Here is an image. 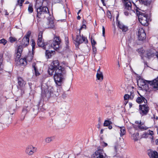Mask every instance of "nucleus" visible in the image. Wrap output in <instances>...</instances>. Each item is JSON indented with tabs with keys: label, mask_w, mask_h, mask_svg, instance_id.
I'll use <instances>...</instances> for the list:
<instances>
[{
	"label": "nucleus",
	"mask_w": 158,
	"mask_h": 158,
	"mask_svg": "<svg viewBox=\"0 0 158 158\" xmlns=\"http://www.w3.org/2000/svg\"><path fill=\"white\" fill-rule=\"evenodd\" d=\"M61 68V67H60ZM66 71L64 69L61 70V69H57L55 71L54 75V79L57 85L60 86L63 83L64 79V75L66 74Z\"/></svg>",
	"instance_id": "1"
},
{
	"label": "nucleus",
	"mask_w": 158,
	"mask_h": 158,
	"mask_svg": "<svg viewBox=\"0 0 158 158\" xmlns=\"http://www.w3.org/2000/svg\"><path fill=\"white\" fill-rule=\"evenodd\" d=\"M140 55L143 54L144 57H146L148 59H150L155 56L158 57V53L155 50L152 49L144 51L142 49H139L137 50Z\"/></svg>",
	"instance_id": "2"
},
{
	"label": "nucleus",
	"mask_w": 158,
	"mask_h": 158,
	"mask_svg": "<svg viewBox=\"0 0 158 158\" xmlns=\"http://www.w3.org/2000/svg\"><path fill=\"white\" fill-rule=\"evenodd\" d=\"M22 52V48L21 46H18L16 53L15 55V62L17 65H25L27 64L26 60L25 58L20 59L21 54Z\"/></svg>",
	"instance_id": "3"
},
{
	"label": "nucleus",
	"mask_w": 158,
	"mask_h": 158,
	"mask_svg": "<svg viewBox=\"0 0 158 158\" xmlns=\"http://www.w3.org/2000/svg\"><path fill=\"white\" fill-rule=\"evenodd\" d=\"M37 12L36 17L38 18L37 20H39L40 18H44L48 16L49 12L48 8L46 6H42L35 8Z\"/></svg>",
	"instance_id": "4"
},
{
	"label": "nucleus",
	"mask_w": 158,
	"mask_h": 158,
	"mask_svg": "<svg viewBox=\"0 0 158 158\" xmlns=\"http://www.w3.org/2000/svg\"><path fill=\"white\" fill-rule=\"evenodd\" d=\"M136 13L138 15L139 20L141 24L144 26H148V15L138 11L136 10Z\"/></svg>",
	"instance_id": "5"
},
{
	"label": "nucleus",
	"mask_w": 158,
	"mask_h": 158,
	"mask_svg": "<svg viewBox=\"0 0 158 158\" xmlns=\"http://www.w3.org/2000/svg\"><path fill=\"white\" fill-rule=\"evenodd\" d=\"M60 41L59 37L56 36L54 37L53 40H51L47 42L48 47L53 48L55 50H56L59 47V45Z\"/></svg>",
	"instance_id": "6"
},
{
	"label": "nucleus",
	"mask_w": 158,
	"mask_h": 158,
	"mask_svg": "<svg viewBox=\"0 0 158 158\" xmlns=\"http://www.w3.org/2000/svg\"><path fill=\"white\" fill-rule=\"evenodd\" d=\"M53 89L52 87L48 86L45 90H42V96L43 98L47 99L49 98L53 93Z\"/></svg>",
	"instance_id": "7"
},
{
	"label": "nucleus",
	"mask_w": 158,
	"mask_h": 158,
	"mask_svg": "<svg viewBox=\"0 0 158 158\" xmlns=\"http://www.w3.org/2000/svg\"><path fill=\"white\" fill-rule=\"evenodd\" d=\"M149 110V108L147 104L140 105L139 112L141 116L146 115Z\"/></svg>",
	"instance_id": "8"
},
{
	"label": "nucleus",
	"mask_w": 158,
	"mask_h": 158,
	"mask_svg": "<svg viewBox=\"0 0 158 158\" xmlns=\"http://www.w3.org/2000/svg\"><path fill=\"white\" fill-rule=\"evenodd\" d=\"M153 90H158V77L152 81H147Z\"/></svg>",
	"instance_id": "9"
},
{
	"label": "nucleus",
	"mask_w": 158,
	"mask_h": 158,
	"mask_svg": "<svg viewBox=\"0 0 158 158\" xmlns=\"http://www.w3.org/2000/svg\"><path fill=\"white\" fill-rule=\"evenodd\" d=\"M42 33H40L37 41V44L39 47H42L44 49H45L46 46L48 45L47 42L45 43L43 42L42 39Z\"/></svg>",
	"instance_id": "10"
},
{
	"label": "nucleus",
	"mask_w": 158,
	"mask_h": 158,
	"mask_svg": "<svg viewBox=\"0 0 158 158\" xmlns=\"http://www.w3.org/2000/svg\"><path fill=\"white\" fill-rule=\"evenodd\" d=\"M81 31H79V35H77L76 38V42L79 44L82 43L84 42L85 44L88 43V41L86 38L82 36H81L80 35Z\"/></svg>",
	"instance_id": "11"
},
{
	"label": "nucleus",
	"mask_w": 158,
	"mask_h": 158,
	"mask_svg": "<svg viewBox=\"0 0 158 158\" xmlns=\"http://www.w3.org/2000/svg\"><path fill=\"white\" fill-rule=\"evenodd\" d=\"M138 35V39L140 40H143L146 39V35L143 29L139 28V29Z\"/></svg>",
	"instance_id": "12"
},
{
	"label": "nucleus",
	"mask_w": 158,
	"mask_h": 158,
	"mask_svg": "<svg viewBox=\"0 0 158 158\" xmlns=\"http://www.w3.org/2000/svg\"><path fill=\"white\" fill-rule=\"evenodd\" d=\"M123 3L124 4V9L130 11L131 10L132 4L130 0H122Z\"/></svg>",
	"instance_id": "13"
},
{
	"label": "nucleus",
	"mask_w": 158,
	"mask_h": 158,
	"mask_svg": "<svg viewBox=\"0 0 158 158\" xmlns=\"http://www.w3.org/2000/svg\"><path fill=\"white\" fill-rule=\"evenodd\" d=\"M44 26L46 28H53L54 27L53 19L51 18H48L47 23H45Z\"/></svg>",
	"instance_id": "14"
},
{
	"label": "nucleus",
	"mask_w": 158,
	"mask_h": 158,
	"mask_svg": "<svg viewBox=\"0 0 158 158\" xmlns=\"http://www.w3.org/2000/svg\"><path fill=\"white\" fill-rule=\"evenodd\" d=\"M59 62L57 60H54L53 61L51 65L50 66H53V68L55 70V71L57 69H60V67H61V70H62L63 69H64L63 67H62L61 66H59Z\"/></svg>",
	"instance_id": "15"
},
{
	"label": "nucleus",
	"mask_w": 158,
	"mask_h": 158,
	"mask_svg": "<svg viewBox=\"0 0 158 158\" xmlns=\"http://www.w3.org/2000/svg\"><path fill=\"white\" fill-rule=\"evenodd\" d=\"M26 82L23 80V78L21 77H18V85H17L18 88H23Z\"/></svg>",
	"instance_id": "16"
},
{
	"label": "nucleus",
	"mask_w": 158,
	"mask_h": 158,
	"mask_svg": "<svg viewBox=\"0 0 158 158\" xmlns=\"http://www.w3.org/2000/svg\"><path fill=\"white\" fill-rule=\"evenodd\" d=\"M93 158H103L104 156L101 150H98L95 152L92 156Z\"/></svg>",
	"instance_id": "17"
},
{
	"label": "nucleus",
	"mask_w": 158,
	"mask_h": 158,
	"mask_svg": "<svg viewBox=\"0 0 158 158\" xmlns=\"http://www.w3.org/2000/svg\"><path fill=\"white\" fill-rule=\"evenodd\" d=\"M29 39L24 37L21 42V45L19 46H21L22 48V51L23 48L27 46L29 43Z\"/></svg>",
	"instance_id": "18"
},
{
	"label": "nucleus",
	"mask_w": 158,
	"mask_h": 158,
	"mask_svg": "<svg viewBox=\"0 0 158 158\" xmlns=\"http://www.w3.org/2000/svg\"><path fill=\"white\" fill-rule=\"evenodd\" d=\"M139 94L140 97H138L136 99V102L139 104L143 102H144L145 104L147 103V101L146 99L139 93Z\"/></svg>",
	"instance_id": "19"
},
{
	"label": "nucleus",
	"mask_w": 158,
	"mask_h": 158,
	"mask_svg": "<svg viewBox=\"0 0 158 158\" xmlns=\"http://www.w3.org/2000/svg\"><path fill=\"white\" fill-rule=\"evenodd\" d=\"M148 81L146 80L143 79H139L137 81V85L139 88H141L143 85H144L146 83H148L147 81Z\"/></svg>",
	"instance_id": "20"
},
{
	"label": "nucleus",
	"mask_w": 158,
	"mask_h": 158,
	"mask_svg": "<svg viewBox=\"0 0 158 158\" xmlns=\"http://www.w3.org/2000/svg\"><path fill=\"white\" fill-rule=\"evenodd\" d=\"M34 148L31 145L28 146L26 150V153L29 155H32L33 153Z\"/></svg>",
	"instance_id": "21"
},
{
	"label": "nucleus",
	"mask_w": 158,
	"mask_h": 158,
	"mask_svg": "<svg viewBox=\"0 0 158 158\" xmlns=\"http://www.w3.org/2000/svg\"><path fill=\"white\" fill-rule=\"evenodd\" d=\"M118 26L123 31L126 32L128 30V27L123 25L122 23L118 22Z\"/></svg>",
	"instance_id": "22"
},
{
	"label": "nucleus",
	"mask_w": 158,
	"mask_h": 158,
	"mask_svg": "<svg viewBox=\"0 0 158 158\" xmlns=\"http://www.w3.org/2000/svg\"><path fill=\"white\" fill-rule=\"evenodd\" d=\"M148 155L150 158H158V153L156 151L150 152Z\"/></svg>",
	"instance_id": "23"
},
{
	"label": "nucleus",
	"mask_w": 158,
	"mask_h": 158,
	"mask_svg": "<svg viewBox=\"0 0 158 158\" xmlns=\"http://www.w3.org/2000/svg\"><path fill=\"white\" fill-rule=\"evenodd\" d=\"M55 52L54 51H49L48 50H46L45 52V55L47 58H50L54 54V53Z\"/></svg>",
	"instance_id": "24"
},
{
	"label": "nucleus",
	"mask_w": 158,
	"mask_h": 158,
	"mask_svg": "<svg viewBox=\"0 0 158 158\" xmlns=\"http://www.w3.org/2000/svg\"><path fill=\"white\" fill-rule=\"evenodd\" d=\"M132 126L134 128L137 130L139 129L141 130H146L147 128L146 127H144L142 126L141 123L138 126H136L135 124H133Z\"/></svg>",
	"instance_id": "25"
},
{
	"label": "nucleus",
	"mask_w": 158,
	"mask_h": 158,
	"mask_svg": "<svg viewBox=\"0 0 158 158\" xmlns=\"http://www.w3.org/2000/svg\"><path fill=\"white\" fill-rule=\"evenodd\" d=\"M139 2L145 6L149 5L151 2V0H139Z\"/></svg>",
	"instance_id": "26"
},
{
	"label": "nucleus",
	"mask_w": 158,
	"mask_h": 158,
	"mask_svg": "<svg viewBox=\"0 0 158 158\" xmlns=\"http://www.w3.org/2000/svg\"><path fill=\"white\" fill-rule=\"evenodd\" d=\"M96 77L98 80L102 81L103 79V77L102 72H98L96 74Z\"/></svg>",
	"instance_id": "27"
},
{
	"label": "nucleus",
	"mask_w": 158,
	"mask_h": 158,
	"mask_svg": "<svg viewBox=\"0 0 158 158\" xmlns=\"http://www.w3.org/2000/svg\"><path fill=\"white\" fill-rule=\"evenodd\" d=\"M32 67L34 69L35 72V75L36 76H38L40 75V73L38 71L37 69V67L35 63H33L32 64Z\"/></svg>",
	"instance_id": "28"
},
{
	"label": "nucleus",
	"mask_w": 158,
	"mask_h": 158,
	"mask_svg": "<svg viewBox=\"0 0 158 158\" xmlns=\"http://www.w3.org/2000/svg\"><path fill=\"white\" fill-rule=\"evenodd\" d=\"M44 0H36L35 5V8L42 6Z\"/></svg>",
	"instance_id": "29"
},
{
	"label": "nucleus",
	"mask_w": 158,
	"mask_h": 158,
	"mask_svg": "<svg viewBox=\"0 0 158 158\" xmlns=\"http://www.w3.org/2000/svg\"><path fill=\"white\" fill-rule=\"evenodd\" d=\"M33 51H32V52L31 53H29V54L27 56L26 58H25L26 60H27L29 61H31L33 59Z\"/></svg>",
	"instance_id": "30"
},
{
	"label": "nucleus",
	"mask_w": 158,
	"mask_h": 158,
	"mask_svg": "<svg viewBox=\"0 0 158 158\" xmlns=\"http://www.w3.org/2000/svg\"><path fill=\"white\" fill-rule=\"evenodd\" d=\"M31 107L30 106H25L23 108L22 113L24 115H25L30 110Z\"/></svg>",
	"instance_id": "31"
},
{
	"label": "nucleus",
	"mask_w": 158,
	"mask_h": 158,
	"mask_svg": "<svg viewBox=\"0 0 158 158\" xmlns=\"http://www.w3.org/2000/svg\"><path fill=\"white\" fill-rule=\"evenodd\" d=\"M55 70H55L54 69V68H53V66H50L48 70L49 74L51 75H53Z\"/></svg>",
	"instance_id": "32"
},
{
	"label": "nucleus",
	"mask_w": 158,
	"mask_h": 158,
	"mask_svg": "<svg viewBox=\"0 0 158 158\" xmlns=\"http://www.w3.org/2000/svg\"><path fill=\"white\" fill-rule=\"evenodd\" d=\"M119 128L120 129V135L121 136H122L126 133L125 128L123 127H120Z\"/></svg>",
	"instance_id": "33"
},
{
	"label": "nucleus",
	"mask_w": 158,
	"mask_h": 158,
	"mask_svg": "<svg viewBox=\"0 0 158 158\" xmlns=\"http://www.w3.org/2000/svg\"><path fill=\"white\" fill-rule=\"evenodd\" d=\"M139 133L138 132H137L133 134L132 135L133 139L135 140V141H137L138 140V138H139Z\"/></svg>",
	"instance_id": "34"
},
{
	"label": "nucleus",
	"mask_w": 158,
	"mask_h": 158,
	"mask_svg": "<svg viewBox=\"0 0 158 158\" xmlns=\"http://www.w3.org/2000/svg\"><path fill=\"white\" fill-rule=\"evenodd\" d=\"M54 139V137L53 136L49 137L47 138L45 140V142L49 143L53 140Z\"/></svg>",
	"instance_id": "35"
},
{
	"label": "nucleus",
	"mask_w": 158,
	"mask_h": 158,
	"mask_svg": "<svg viewBox=\"0 0 158 158\" xmlns=\"http://www.w3.org/2000/svg\"><path fill=\"white\" fill-rule=\"evenodd\" d=\"M112 124V122L111 121L109 120H106L104 121L103 125L104 126L107 127Z\"/></svg>",
	"instance_id": "36"
},
{
	"label": "nucleus",
	"mask_w": 158,
	"mask_h": 158,
	"mask_svg": "<svg viewBox=\"0 0 158 158\" xmlns=\"http://www.w3.org/2000/svg\"><path fill=\"white\" fill-rule=\"evenodd\" d=\"M24 1L25 0H17V3L16 5V6L19 5L20 6H22Z\"/></svg>",
	"instance_id": "37"
},
{
	"label": "nucleus",
	"mask_w": 158,
	"mask_h": 158,
	"mask_svg": "<svg viewBox=\"0 0 158 158\" xmlns=\"http://www.w3.org/2000/svg\"><path fill=\"white\" fill-rule=\"evenodd\" d=\"M148 83H146L144 85H143L142 87L141 88L142 89L145 90L146 91H147L149 89V86L148 85Z\"/></svg>",
	"instance_id": "38"
},
{
	"label": "nucleus",
	"mask_w": 158,
	"mask_h": 158,
	"mask_svg": "<svg viewBox=\"0 0 158 158\" xmlns=\"http://www.w3.org/2000/svg\"><path fill=\"white\" fill-rule=\"evenodd\" d=\"M33 5L30 4L29 5L28 7V11L30 13H31L33 12Z\"/></svg>",
	"instance_id": "39"
},
{
	"label": "nucleus",
	"mask_w": 158,
	"mask_h": 158,
	"mask_svg": "<svg viewBox=\"0 0 158 158\" xmlns=\"http://www.w3.org/2000/svg\"><path fill=\"white\" fill-rule=\"evenodd\" d=\"M31 41V46H32V51H33L34 49L35 48V43L34 40L32 39Z\"/></svg>",
	"instance_id": "40"
},
{
	"label": "nucleus",
	"mask_w": 158,
	"mask_h": 158,
	"mask_svg": "<svg viewBox=\"0 0 158 158\" xmlns=\"http://www.w3.org/2000/svg\"><path fill=\"white\" fill-rule=\"evenodd\" d=\"M15 108H14L13 107H11L10 108L9 110V111L11 114H13L14 113V112H15Z\"/></svg>",
	"instance_id": "41"
},
{
	"label": "nucleus",
	"mask_w": 158,
	"mask_h": 158,
	"mask_svg": "<svg viewBox=\"0 0 158 158\" xmlns=\"http://www.w3.org/2000/svg\"><path fill=\"white\" fill-rule=\"evenodd\" d=\"M31 32L30 31H28L26 35H25L24 37L27 39H29V38L31 35Z\"/></svg>",
	"instance_id": "42"
},
{
	"label": "nucleus",
	"mask_w": 158,
	"mask_h": 158,
	"mask_svg": "<svg viewBox=\"0 0 158 158\" xmlns=\"http://www.w3.org/2000/svg\"><path fill=\"white\" fill-rule=\"evenodd\" d=\"M7 42V41L4 39H2L0 40V43L3 44L5 45Z\"/></svg>",
	"instance_id": "43"
},
{
	"label": "nucleus",
	"mask_w": 158,
	"mask_h": 158,
	"mask_svg": "<svg viewBox=\"0 0 158 158\" xmlns=\"http://www.w3.org/2000/svg\"><path fill=\"white\" fill-rule=\"evenodd\" d=\"M134 94L133 92L131 91L130 92V94L129 95V99L131 100H132L134 97Z\"/></svg>",
	"instance_id": "44"
},
{
	"label": "nucleus",
	"mask_w": 158,
	"mask_h": 158,
	"mask_svg": "<svg viewBox=\"0 0 158 158\" xmlns=\"http://www.w3.org/2000/svg\"><path fill=\"white\" fill-rule=\"evenodd\" d=\"M9 40H10V42L11 43H13L17 40V39L15 38L12 37H10L9 38Z\"/></svg>",
	"instance_id": "45"
},
{
	"label": "nucleus",
	"mask_w": 158,
	"mask_h": 158,
	"mask_svg": "<svg viewBox=\"0 0 158 158\" xmlns=\"http://www.w3.org/2000/svg\"><path fill=\"white\" fill-rule=\"evenodd\" d=\"M140 56L141 57V59L143 60V62H144V64L145 65H147V63L144 60V56L143 55V54H140Z\"/></svg>",
	"instance_id": "46"
},
{
	"label": "nucleus",
	"mask_w": 158,
	"mask_h": 158,
	"mask_svg": "<svg viewBox=\"0 0 158 158\" xmlns=\"http://www.w3.org/2000/svg\"><path fill=\"white\" fill-rule=\"evenodd\" d=\"M2 59L0 58V74L2 73V68L1 66L2 63Z\"/></svg>",
	"instance_id": "47"
},
{
	"label": "nucleus",
	"mask_w": 158,
	"mask_h": 158,
	"mask_svg": "<svg viewBox=\"0 0 158 158\" xmlns=\"http://www.w3.org/2000/svg\"><path fill=\"white\" fill-rule=\"evenodd\" d=\"M128 51L129 54H131V52H133L132 48L130 47H128Z\"/></svg>",
	"instance_id": "48"
},
{
	"label": "nucleus",
	"mask_w": 158,
	"mask_h": 158,
	"mask_svg": "<svg viewBox=\"0 0 158 158\" xmlns=\"http://www.w3.org/2000/svg\"><path fill=\"white\" fill-rule=\"evenodd\" d=\"M127 10H125L124 9V14L126 16H128L129 15V13L130 12V11L128 10L127 11Z\"/></svg>",
	"instance_id": "49"
},
{
	"label": "nucleus",
	"mask_w": 158,
	"mask_h": 158,
	"mask_svg": "<svg viewBox=\"0 0 158 158\" xmlns=\"http://www.w3.org/2000/svg\"><path fill=\"white\" fill-rule=\"evenodd\" d=\"M129 95L128 94H125L124 96V99L125 100H126L129 99Z\"/></svg>",
	"instance_id": "50"
},
{
	"label": "nucleus",
	"mask_w": 158,
	"mask_h": 158,
	"mask_svg": "<svg viewBox=\"0 0 158 158\" xmlns=\"http://www.w3.org/2000/svg\"><path fill=\"white\" fill-rule=\"evenodd\" d=\"M92 47L93 52L94 53V54H95L97 52L96 48L94 46H92Z\"/></svg>",
	"instance_id": "51"
},
{
	"label": "nucleus",
	"mask_w": 158,
	"mask_h": 158,
	"mask_svg": "<svg viewBox=\"0 0 158 158\" xmlns=\"http://www.w3.org/2000/svg\"><path fill=\"white\" fill-rule=\"evenodd\" d=\"M102 35L104 37H105V28L103 26L102 27Z\"/></svg>",
	"instance_id": "52"
},
{
	"label": "nucleus",
	"mask_w": 158,
	"mask_h": 158,
	"mask_svg": "<svg viewBox=\"0 0 158 158\" xmlns=\"http://www.w3.org/2000/svg\"><path fill=\"white\" fill-rule=\"evenodd\" d=\"M91 43L92 46L96 44V42L95 41L93 40H91Z\"/></svg>",
	"instance_id": "53"
},
{
	"label": "nucleus",
	"mask_w": 158,
	"mask_h": 158,
	"mask_svg": "<svg viewBox=\"0 0 158 158\" xmlns=\"http://www.w3.org/2000/svg\"><path fill=\"white\" fill-rule=\"evenodd\" d=\"M86 25L85 24H83L82 25L81 27V28L80 29V30H81L83 28L85 29L86 28Z\"/></svg>",
	"instance_id": "54"
},
{
	"label": "nucleus",
	"mask_w": 158,
	"mask_h": 158,
	"mask_svg": "<svg viewBox=\"0 0 158 158\" xmlns=\"http://www.w3.org/2000/svg\"><path fill=\"white\" fill-rule=\"evenodd\" d=\"M102 146L103 147H106L107 146V144L106 143L104 142H103L102 143Z\"/></svg>",
	"instance_id": "55"
},
{
	"label": "nucleus",
	"mask_w": 158,
	"mask_h": 158,
	"mask_svg": "<svg viewBox=\"0 0 158 158\" xmlns=\"http://www.w3.org/2000/svg\"><path fill=\"white\" fill-rule=\"evenodd\" d=\"M108 17V18L111 19V13L110 12H108L107 13Z\"/></svg>",
	"instance_id": "56"
},
{
	"label": "nucleus",
	"mask_w": 158,
	"mask_h": 158,
	"mask_svg": "<svg viewBox=\"0 0 158 158\" xmlns=\"http://www.w3.org/2000/svg\"><path fill=\"white\" fill-rule=\"evenodd\" d=\"M135 123L137 124L138 126L139 125V124H141V121H140L139 122V121H136L135 122Z\"/></svg>",
	"instance_id": "57"
},
{
	"label": "nucleus",
	"mask_w": 158,
	"mask_h": 158,
	"mask_svg": "<svg viewBox=\"0 0 158 158\" xmlns=\"http://www.w3.org/2000/svg\"><path fill=\"white\" fill-rule=\"evenodd\" d=\"M65 42H66V48H68V45H68V44L69 43V40H68V39H67L66 40V41H65Z\"/></svg>",
	"instance_id": "58"
},
{
	"label": "nucleus",
	"mask_w": 158,
	"mask_h": 158,
	"mask_svg": "<svg viewBox=\"0 0 158 158\" xmlns=\"http://www.w3.org/2000/svg\"><path fill=\"white\" fill-rule=\"evenodd\" d=\"M108 126V128H109V129H111L112 128V126L110 125H109Z\"/></svg>",
	"instance_id": "59"
},
{
	"label": "nucleus",
	"mask_w": 158,
	"mask_h": 158,
	"mask_svg": "<svg viewBox=\"0 0 158 158\" xmlns=\"http://www.w3.org/2000/svg\"><path fill=\"white\" fill-rule=\"evenodd\" d=\"M118 16H119V15H118H118L116 17V20L118 21V22H119L118 20Z\"/></svg>",
	"instance_id": "60"
},
{
	"label": "nucleus",
	"mask_w": 158,
	"mask_h": 158,
	"mask_svg": "<svg viewBox=\"0 0 158 158\" xmlns=\"http://www.w3.org/2000/svg\"><path fill=\"white\" fill-rule=\"evenodd\" d=\"M156 144L158 145V139H156Z\"/></svg>",
	"instance_id": "61"
},
{
	"label": "nucleus",
	"mask_w": 158,
	"mask_h": 158,
	"mask_svg": "<svg viewBox=\"0 0 158 158\" xmlns=\"http://www.w3.org/2000/svg\"><path fill=\"white\" fill-rule=\"evenodd\" d=\"M80 19L81 17L79 15L77 17V19L78 20H79Z\"/></svg>",
	"instance_id": "62"
},
{
	"label": "nucleus",
	"mask_w": 158,
	"mask_h": 158,
	"mask_svg": "<svg viewBox=\"0 0 158 158\" xmlns=\"http://www.w3.org/2000/svg\"><path fill=\"white\" fill-rule=\"evenodd\" d=\"M81 10H80L78 11V12H77V14L78 15H79V14L80 13V12H81Z\"/></svg>",
	"instance_id": "63"
},
{
	"label": "nucleus",
	"mask_w": 158,
	"mask_h": 158,
	"mask_svg": "<svg viewBox=\"0 0 158 158\" xmlns=\"http://www.w3.org/2000/svg\"><path fill=\"white\" fill-rule=\"evenodd\" d=\"M103 129H102L101 130V132H100L101 134H102L103 133Z\"/></svg>",
	"instance_id": "64"
}]
</instances>
